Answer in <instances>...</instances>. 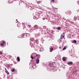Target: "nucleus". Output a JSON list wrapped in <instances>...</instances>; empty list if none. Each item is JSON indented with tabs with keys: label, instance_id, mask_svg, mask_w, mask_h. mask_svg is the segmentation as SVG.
<instances>
[{
	"label": "nucleus",
	"instance_id": "36",
	"mask_svg": "<svg viewBox=\"0 0 79 79\" xmlns=\"http://www.w3.org/2000/svg\"><path fill=\"white\" fill-rule=\"evenodd\" d=\"M10 76H7V78H10Z\"/></svg>",
	"mask_w": 79,
	"mask_h": 79
},
{
	"label": "nucleus",
	"instance_id": "39",
	"mask_svg": "<svg viewBox=\"0 0 79 79\" xmlns=\"http://www.w3.org/2000/svg\"><path fill=\"white\" fill-rule=\"evenodd\" d=\"M50 32H51L52 34H53V31H51Z\"/></svg>",
	"mask_w": 79,
	"mask_h": 79
},
{
	"label": "nucleus",
	"instance_id": "33",
	"mask_svg": "<svg viewBox=\"0 0 79 79\" xmlns=\"http://www.w3.org/2000/svg\"><path fill=\"white\" fill-rule=\"evenodd\" d=\"M43 27H44V29H46V26H44Z\"/></svg>",
	"mask_w": 79,
	"mask_h": 79
},
{
	"label": "nucleus",
	"instance_id": "41",
	"mask_svg": "<svg viewBox=\"0 0 79 79\" xmlns=\"http://www.w3.org/2000/svg\"><path fill=\"white\" fill-rule=\"evenodd\" d=\"M40 52H42V50H41L40 49Z\"/></svg>",
	"mask_w": 79,
	"mask_h": 79
},
{
	"label": "nucleus",
	"instance_id": "22",
	"mask_svg": "<svg viewBox=\"0 0 79 79\" xmlns=\"http://www.w3.org/2000/svg\"><path fill=\"white\" fill-rule=\"evenodd\" d=\"M76 72H77V70H76L75 71H73V74H74V73L76 74Z\"/></svg>",
	"mask_w": 79,
	"mask_h": 79
},
{
	"label": "nucleus",
	"instance_id": "52",
	"mask_svg": "<svg viewBox=\"0 0 79 79\" xmlns=\"http://www.w3.org/2000/svg\"><path fill=\"white\" fill-rule=\"evenodd\" d=\"M24 26H25V25H24Z\"/></svg>",
	"mask_w": 79,
	"mask_h": 79
},
{
	"label": "nucleus",
	"instance_id": "45",
	"mask_svg": "<svg viewBox=\"0 0 79 79\" xmlns=\"http://www.w3.org/2000/svg\"><path fill=\"white\" fill-rule=\"evenodd\" d=\"M45 18L43 19V20H45Z\"/></svg>",
	"mask_w": 79,
	"mask_h": 79
},
{
	"label": "nucleus",
	"instance_id": "38",
	"mask_svg": "<svg viewBox=\"0 0 79 79\" xmlns=\"http://www.w3.org/2000/svg\"><path fill=\"white\" fill-rule=\"evenodd\" d=\"M28 26H29V27H31V25H28Z\"/></svg>",
	"mask_w": 79,
	"mask_h": 79
},
{
	"label": "nucleus",
	"instance_id": "17",
	"mask_svg": "<svg viewBox=\"0 0 79 79\" xmlns=\"http://www.w3.org/2000/svg\"><path fill=\"white\" fill-rule=\"evenodd\" d=\"M39 36V34H36V35H35V37H37Z\"/></svg>",
	"mask_w": 79,
	"mask_h": 79
},
{
	"label": "nucleus",
	"instance_id": "47",
	"mask_svg": "<svg viewBox=\"0 0 79 79\" xmlns=\"http://www.w3.org/2000/svg\"><path fill=\"white\" fill-rule=\"evenodd\" d=\"M19 22H18V21H17V23H19Z\"/></svg>",
	"mask_w": 79,
	"mask_h": 79
},
{
	"label": "nucleus",
	"instance_id": "40",
	"mask_svg": "<svg viewBox=\"0 0 79 79\" xmlns=\"http://www.w3.org/2000/svg\"><path fill=\"white\" fill-rule=\"evenodd\" d=\"M59 48H60V49H61V47H59Z\"/></svg>",
	"mask_w": 79,
	"mask_h": 79
},
{
	"label": "nucleus",
	"instance_id": "20",
	"mask_svg": "<svg viewBox=\"0 0 79 79\" xmlns=\"http://www.w3.org/2000/svg\"><path fill=\"white\" fill-rule=\"evenodd\" d=\"M62 60L64 61H66V59H65V58L63 57L62 58Z\"/></svg>",
	"mask_w": 79,
	"mask_h": 79
},
{
	"label": "nucleus",
	"instance_id": "16",
	"mask_svg": "<svg viewBox=\"0 0 79 79\" xmlns=\"http://www.w3.org/2000/svg\"><path fill=\"white\" fill-rule=\"evenodd\" d=\"M17 61H20V58L19 56L17 57Z\"/></svg>",
	"mask_w": 79,
	"mask_h": 79
},
{
	"label": "nucleus",
	"instance_id": "3",
	"mask_svg": "<svg viewBox=\"0 0 79 79\" xmlns=\"http://www.w3.org/2000/svg\"><path fill=\"white\" fill-rule=\"evenodd\" d=\"M39 28V27L37 25H35L33 27V30H35V29H37Z\"/></svg>",
	"mask_w": 79,
	"mask_h": 79
},
{
	"label": "nucleus",
	"instance_id": "32",
	"mask_svg": "<svg viewBox=\"0 0 79 79\" xmlns=\"http://www.w3.org/2000/svg\"><path fill=\"white\" fill-rule=\"evenodd\" d=\"M37 57V58H40V56H36Z\"/></svg>",
	"mask_w": 79,
	"mask_h": 79
},
{
	"label": "nucleus",
	"instance_id": "42",
	"mask_svg": "<svg viewBox=\"0 0 79 79\" xmlns=\"http://www.w3.org/2000/svg\"><path fill=\"white\" fill-rule=\"evenodd\" d=\"M33 58H35V56L33 57Z\"/></svg>",
	"mask_w": 79,
	"mask_h": 79
},
{
	"label": "nucleus",
	"instance_id": "4",
	"mask_svg": "<svg viewBox=\"0 0 79 79\" xmlns=\"http://www.w3.org/2000/svg\"><path fill=\"white\" fill-rule=\"evenodd\" d=\"M64 37V33H63L60 36V39H63Z\"/></svg>",
	"mask_w": 79,
	"mask_h": 79
},
{
	"label": "nucleus",
	"instance_id": "2",
	"mask_svg": "<svg viewBox=\"0 0 79 79\" xmlns=\"http://www.w3.org/2000/svg\"><path fill=\"white\" fill-rule=\"evenodd\" d=\"M34 7V5L31 4V5L29 6L28 8L30 10H33Z\"/></svg>",
	"mask_w": 79,
	"mask_h": 79
},
{
	"label": "nucleus",
	"instance_id": "26",
	"mask_svg": "<svg viewBox=\"0 0 79 79\" xmlns=\"http://www.w3.org/2000/svg\"><path fill=\"white\" fill-rule=\"evenodd\" d=\"M15 71V69H13L11 71L12 72H14Z\"/></svg>",
	"mask_w": 79,
	"mask_h": 79
},
{
	"label": "nucleus",
	"instance_id": "7",
	"mask_svg": "<svg viewBox=\"0 0 79 79\" xmlns=\"http://www.w3.org/2000/svg\"><path fill=\"white\" fill-rule=\"evenodd\" d=\"M72 13V12H71V11H68L67 12V13H66V15H71V14Z\"/></svg>",
	"mask_w": 79,
	"mask_h": 79
},
{
	"label": "nucleus",
	"instance_id": "13",
	"mask_svg": "<svg viewBox=\"0 0 79 79\" xmlns=\"http://www.w3.org/2000/svg\"><path fill=\"white\" fill-rule=\"evenodd\" d=\"M46 31L48 32H50V29L47 28L46 29Z\"/></svg>",
	"mask_w": 79,
	"mask_h": 79
},
{
	"label": "nucleus",
	"instance_id": "50",
	"mask_svg": "<svg viewBox=\"0 0 79 79\" xmlns=\"http://www.w3.org/2000/svg\"><path fill=\"white\" fill-rule=\"evenodd\" d=\"M69 22H70V21L69 20Z\"/></svg>",
	"mask_w": 79,
	"mask_h": 79
},
{
	"label": "nucleus",
	"instance_id": "24",
	"mask_svg": "<svg viewBox=\"0 0 79 79\" xmlns=\"http://www.w3.org/2000/svg\"><path fill=\"white\" fill-rule=\"evenodd\" d=\"M66 47L65 46L63 48V50H66Z\"/></svg>",
	"mask_w": 79,
	"mask_h": 79
},
{
	"label": "nucleus",
	"instance_id": "28",
	"mask_svg": "<svg viewBox=\"0 0 79 79\" xmlns=\"http://www.w3.org/2000/svg\"><path fill=\"white\" fill-rule=\"evenodd\" d=\"M77 17L78 20H79V16H77Z\"/></svg>",
	"mask_w": 79,
	"mask_h": 79
},
{
	"label": "nucleus",
	"instance_id": "14",
	"mask_svg": "<svg viewBox=\"0 0 79 79\" xmlns=\"http://www.w3.org/2000/svg\"><path fill=\"white\" fill-rule=\"evenodd\" d=\"M53 50V48H50V52H52V51Z\"/></svg>",
	"mask_w": 79,
	"mask_h": 79
},
{
	"label": "nucleus",
	"instance_id": "12",
	"mask_svg": "<svg viewBox=\"0 0 79 79\" xmlns=\"http://www.w3.org/2000/svg\"><path fill=\"white\" fill-rule=\"evenodd\" d=\"M68 64L69 65V64H73V62L70 61L69 62H68Z\"/></svg>",
	"mask_w": 79,
	"mask_h": 79
},
{
	"label": "nucleus",
	"instance_id": "9",
	"mask_svg": "<svg viewBox=\"0 0 79 79\" xmlns=\"http://www.w3.org/2000/svg\"><path fill=\"white\" fill-rule=\"evenodd\" d=\"M36 62L37 64H39V59L37 58L36 60Z\"/></svg>",
	"mask_w": 79,
	"mask_h": 79
},
{
	"label": "nucleus",
	"instance_id": "5",
	"mask_svg": "<svg viewBox=\"0 0 79 79\" xmlns=\"http://www.w3.org/2000/svg\"><path fill=\"white\" fill-rule=\"evenodd\" d=\"M73 37V35H71L70 34H68L67 35V38H68V39H71V37Z\"/></svg>",
	"mask_w": 79,
	"mask_h": 79
},
{
	"label": "nucleus",
	"instance_id": "34",
	"mask_svg": "<svg viewBox=\"0 0 79 79\" xmlns=\"http://www.w3.org/2000/svg\"><path fill=\"white\" fill-rule=\"evenodd\" d=\"M2 52H0V55H2Z\"/></svg>",
	"mask_w": 79,
	"mask_h": 79
},
{
	"label": "nucleus",
	"instance_id": "19",
	"mask_svg": "<svg viewBox=\"0 0 79 79\" xmlns=\"http://www.w3.org/2000/svg\"><path fill=\"white\" fill-rule=\"evenodd\" d=\"M49 65L50 67H52V63H49Z\"/></svg>",
	"mask_w": 79,
	"mask_h": 79
},
{
	"label": "nucleus",
	"instance_id": "27",
	"mask_svg": "<svg viewBox=\"0 0 79 79\" xmlns=\"http://www.w3.org/2000/svg\"><path fill=\"white\" fill-rule=\"evenodd\" d=\"M51 1L53 3H54L55 2V0H51Z\"/></svg>",
	"mask_w": 79,
	"mask_h": 79
},
{
	"label": "nucleus",
	"instance_id": "31",
	"mask_svg": "<svg viewBox=\"0 0 79 79\" xmlns=\"http://www.w3.org/2000/svg\"><path fill=\"white\" fill-rule=\"evenodd\" d=\"M40 56V55H39V54H37L36 55V56Z\"/></svg>",
	"mask_w": 79,
	"mask_h": 79
},
{
	"label": "nucleus",
	"instance_id": "49",
	"mask_svg": "<svg viewBox=\"0 0 79 79\" xmlns=\"http://www.w3.org/2000/svg\"><path fill=\"white\" fill-rule=\"evenodd\" d=\"M16 21H18V19H16Z\"/></svg>",
	"mask_w": 79,
	"mask_h": 79
},
{
	"label": "nucleus",
	"instance_id": "25",
	"mask_svg": "<svg viewBox=\"0 0 79 79\" xmlns=\"http://www.w3.org/2000/svg\"><path fill=\"white\" fill-rule=\"evenodd\" d=\"M1 46H4V44H3L2 43H1Z\"/></svg>",
	"mask_w": 79,
	"mask_h": 79
},
{
	"label": "nucleus",
	"instance_id": "8",
	"mask_svg": "<svg viewBox=\"0 0 79 79\" xmlns=\"http://www.w3.org/2000/svg\"><path fill=\"white\" fill-rule=\"evenodd\" d=\"M30 40L31 41H32V42H34L35 40V39H34V38H31L30 39Z\"/></svg>",
	"mask_w": 79,
	"mask_h": 79
},
{
	"label": "nucleus",
	"instance_id": "23",
	"mask_svg": "<svg viewBox=\"0 0 79 79\" xmlns=\"http://www.w3.org/2000/svg\"><path fill=\"white\" fill-rule=\"evenodd\" d=\"M73 43H76V42H77L76 41V40H74L73 41Z\"/></svg>",
	"mask_w": 79,
	"mask_h": 79
},
{
	"label": "nucleus",
	"instance_id": "44",
	"mask_svg": "<svg viewBox=\"0 0 79 79\" xmlns=\"http://www.w3.org/2000/svg\"><path fill=\"white\" fill-rule=\"evenodd\" d=\"M32 46H33V47H34V44H32Z\"/></svg>",
	"mask_w": 79,
	"mask_h": 79
},
{
	"label": "nucleus",
	"instance_id": "21",
	"mask_svg": "<svg viewBox=\"0 0 79 79\" xmlns=\"http://www.w3.org/2000/svg\"><path fill=\"white\" fill-rule=\"evenodd\" d=\"M33 18L34 19H37V17L35 16H34L33 17Z\"/></svg>",
	"mask_w": 79,
	"mask_h": 79
},
{
	"label": "nucleus",
	"instance_id": "48",
	"mask_svg": "<svg viewBox=\"0 0 79 79\" xmlns=\"http://www.w3.org/2000/svg\"><path fill=\"white\" fill-rule=\"evenodd\" d=\"M19 5H20V3H19Z\"/></svg>",
	"mask_w": 79,
	"mask_h": 79
},
{
	"label": "nucleus",
	"instance_id": "11",
	"mask_svg": "<svg viewBox=\"0 0 79 79\" xmlns=\"http://www.w3.org/2000/svg\"><path fill=\"white\" fill-rule=\"evenodd\" d=\"M73 20L74 21H76V20H77V17H76V16H75L74 17H73Z\"/></svg>",
	"mask_w": 79,
	"mask_h": 79
},
{
	"label": "nucleus",
	"instance_id": "15",
	"mask_svg": "<svg viewBox=\"0 0 79 79\" xmlns=\"http://www.w3.org/2000/svg\"><path fill=\"white\" fill-rule=\"evenodd\" d=\"M42 1H38L37 2V3H38V4H39L40 3H42Z\"/></svg>",
	"mask_w": 79,
	"mask_h": 79
},
{
	"label": "nucleus",
	"instance_id": "35",
	"mask_svg": "<svg viewBox=\"0 0 79 79\" xmlns=\"http://www.w3.org/2000/svg\"><path fill=\"white\" fill-rule=\"evenodd\" d=\"M7 74L8 75V74H9V72H7Z\"/></svg>",
	"mask_w": 79,
	"mask_h": 79
},
{
	"label": "nucleus",
	"instance_id": "51",
	"mask_svg": "<svg viewBox=\"0 0 79 79\" xmlns=\"http://www.w3.org/2000/svg\"><path fill=\"white\" fill-rule=\"evenodd\" d=\"M33 60H31V61H33Z\"/></svg>",
	"mask_w": 79,
	"mask_h": 79
},
{
	"label": "nucleus",
	"instance_id": "18",
	"mask_svg": "<svg viewBox=\"0 0 79 79\" xmlns=\"http://www.w3.org/2000/svg\"><path fill=\"white\" fill-rule=\"evenodd\" d=\"M57 29H58V30H60V29H61V27H56Z\"/></svg>",
	"mask_w": 79,
	"mask_h": 79
},
{
	"label": "nucleus",
	"instance_id": "30",
	"mask_svg": "<svg viewBox=\"0 0 79 79\" xmlns=\"http://www.w3.org/2000/svg\"><path fill=\"white\" fill-rule=\"evenodd\" d=\"M31 58L32 59H32H33L34 57H33L32 56H31Z\"/></svg>",
	"mask_w": 79,
	"mask_h": 79
},
{
	"label": "nucleus",
	"instance_id": "6",
	"mask_svg": "<svg viewBox=\"0 0 79 79\" xmlns=\"http://www.w3.org/2000/svg\"><path fill=\"white\" fill-rule=\"evenodd\" d=\"M35 43L36 44H39V39H37L36 40H35Z\"/></svg>",
	"mask_w": 79,
	"mask_h": 79
},
{
	"label": "nucleus",
	"instance_id": "29",
	"mask_svg": "<svg viewBox=\"0 0 79 79\" xmlns=\"http://www.w3.org/2000/svg\"><path fill=\"white\" fill-rule=\"evenodd\" d=\"M2 43L4 44H5V41H3L2 42Z\"/></svg>",
	"mask_w": 79,
	"mask_h": 79
},
{
	"label": "nucleus",
	"instance_id": "1",
	"mask_svg": "<svg viewBox=\"0 0 79 79\" xmlns=\"http://www.w3.org/2000/svg\"><path fill=\"white\" fill-rule=\"evenodd\" d=\"M28 35H30V34L29 33H23L21 35V36L22 37V38H24L27 37Z\"/></svg>",
	"mask_w": 79,
	"mask_h": 79
},
{
	"label": "nucleus",
	"instance_id": "46",
	"mask_svg": "<svg viewBox=\"0 0 79 79\" xmlns=\"http://www.w3.org/2000/svg\"><path fill=\"white\" fill-rule=\"evenodd\" d=\"M30 45H31V43H30Z\"/></svg>",
	"mask_w": 79,
	"mask_h": 79
},
{
	"label": "nucleus",
	"instance_id": "10",
	"mask_svg": "<svg viewBox=\"0 0 79 79\" xmlns=\"http://www.w3.org/2000/svg\"><path fill=\"white\" fill-rule=\"evenodd\" d=\"M51 64H52V67H55V62H53Z\"/></svg>",
	"mask_w": 79,
	"mask_h": 79
},
{
	"label": "nucleus",
	"instance_id": "43",
	"mask_svg": "<svg viewBox=\"0 0 79 79\" xmlns=\"http://www.w3.org/2000/svg\"><path fill=\"white\" fill-rule=\"evenodd\" d=\"M5 70H6V68H5Z\"/></svg>",
	"mask_w": 79,
	"mask_h": 79
},
{
	"label": "nucleus",
	"instance_id": "37",
	"mask_svg": "<svg viewBox=\"0 0 79 79\" xmlns=\"http://www.w3.org/2000/svg\"><path fill=\"white\" fill-rule=\"evenodd\" d=\"M8 72V71H7V70H6V71H5V72L6 73H7Z\"/></svg>",
	"mask_w": 79,
	"mask_h": 79
}]
</instances>
